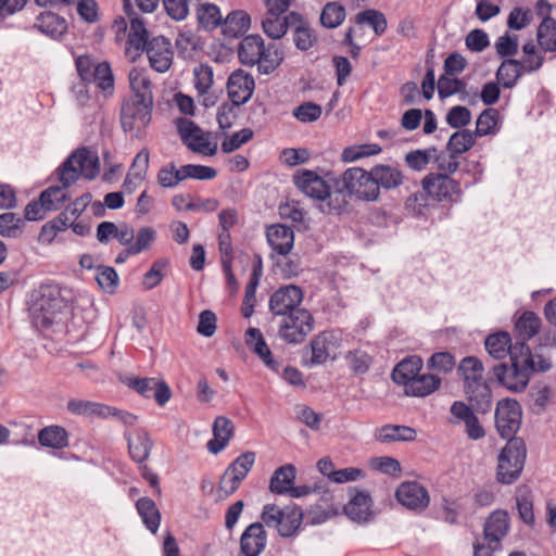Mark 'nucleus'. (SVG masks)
Returning a JSON list of instances; mask_svg holds the SVG:
<instances>
[{
  "instance_id": "f257e3e1",
  "label": "nucleus",
  "mask_w": 556,
  "mask_h": 556,
  "mask_svg": "<svg viewBox=\"0 0 556 556\" xmlns=\"http://www.w3.org/2000/svg\"><path fill=\"white\" fill-rule=\"evenodd\" d=\"M100 172V162L97 153L88 148L75 150L58 168L60 186H51L40 193V201L49 211L61 208L71 195L67 189L74 185L79 176L88 180L94 179Z\"/></svg>"
},
{
  "instance_id": "f03ea898",
  "label": "nucleus",
  "mask_w": 556,
  "mask_h": 556,
  "mask_svg": "<svg viewBox=\"0 0 556 556\" xmlns=\"http://www.w3.org/2000/svg\"><path fill=\"white\" fill-rule=\"evenodd\" d=\"M536 357L538 361L528 345L517 342L509 362L493 366V374L501 386L514 392L523 391L533 371H546L551 368V363L546 358Z\"/></svg>"
},
{
  "instance_id": "7ed1b4c3",
  "label": "nucleus",
  "mask_w": 556,
  "mask_h": 556,
  "mask_svg": "<svg viewBox=\"0 0 556 556\" xmlns=\"http://www.w3.org/2000/svg\"><path fill=\"white\" fill-rule=\"evenodd\" d=\"M67 305L62 291L56 283H42L33 295L29 307L33 324L37 328H49L58 314Z\"/></svg>"
},
{
  "instance_id": "20e7f679",
  "label": "nucleus",
  "mask_w": 556,
  "mask_h": 556,
  "mask_svg": "<svg viewBox=\"0 0 556 556\" xmlns=\"http://www.w3.org/2000/svg\"><path fill=\"white\" fill-rule=\"evenodd\" d=\"M238 56L244 65H257L262 74L273 73L283 59L282 53L274 45L266 48L260 35L245 36L239 45Z\"/></svg>"
},
{
  "instance_id": "39448f33",
  "label": "nucleus",
  "mask_w": 556,
  "mask_h": 556,
  "mask_svg": "<svg viewBox=\"0 0 556 556\" xmlns=\"http://www.w3.org/2000/svg\"><path fill=\"white\" fill-rule=\"evenodd\" d=\"M527 451L522 439L508 440L497 457L496 479L503 484H511L521 475Z\"/></svg>"
},
{
  "instance_id": "423d86ee",
  "label": "nucleus",
  "mask_w": 556,
  "mask_h": 556,
  "mask_svg": "<svg viewBox=\"0 0 556 556\" xmlns=\"http://www.w3.org/2000/svg\"><path fill=\"white\" fill-rule=\"evenodd\" d=\"M278 337L288 344H301L314 330L315 318L307 308L295 309L279 317Z\"/></svg>"
},
{
  "instance_id": "0eeeda50",
  "label": "nucleus",
  "mask_w": 556,
  "mask_h": 556,
  "mask_svg": "<svg viewBox=\"0 0 556 556\" xmlns=\"http://www.w3.org/2000/svg\"><path fill=\"white\" fill-rule=\"evenodd\" d=\"M261 519L268 528H274L279 535L289 538L300 528L303 520L302 509L295 505H287L283 508L275 504H266L263 507Z\"/></svg>"
},
{
  "instance_id": "6e6552de",
  "label": "nucleus",
  "mask_w": 556,
  "mask_h": 556,
  "mask_svg": "<svg viewBox=\"0 0 556 556\" xmlns=\"http://www.w3.org/2000/svg\"><path fill=\"white\" fill-rule=\"evenodd\" d=\"M75 66L83 81L96 84L104 92H113L114 76L108 62L96 64L91 56L79 55L75 60Z\"/></svg>"
},
{
  "instance_id": "1a4fd4ad",
  "label": "nucleus",
  "mask_w": 556,
  "mask_h": 556,
  "mask_svg": "<svg viewBox=\"0 0 556 556\" xmlns=\"http://www.w3.org/2000/svg\"><path fill=\"white\" fill-rule=\"evenodd\" d=\"M340 178L343 181V188L359 200L374 202L380 197V191L372 180L370 170L352 167L346 169Z\"/></svg>"
},
{
  "instance_id": "9d476101",
  "label": "nucleus",
  "mask_w": 556,
  "mask_h": 556,
  "mask_svg": "<svg viewBox=\"0 0 556 556\" xmlns=\"http://www.w3.org/2000/svg\"><path fill=\"white\" fill-rule=\"evenodd\" d=\"M124 12L130 24L126 54L136 61L143 53L151 38H149L146 21L136 12L130 0H124Z\"/></svg>"
},
{
  "instance_id": "9b49d317",
  "label": "nucleus",
  "mask_w": 556,
  "mask_h": 556,
  "mask_svg": "<svg viewBox=\"0 0 556 556\" xmlns=\"http://www.w3.org/2000/svg\"><path fill=\"white\" fill-rule=\"evenodd\" d=\"M521 425V407L516 400H501L495 409V426L502 438L517 439L515 434Z\"/></svg>"
},
{
  "instance_id": "f8f14e48",
  "label": "nucleus",
  "mask_w": 556,
  "mask_h": 556,
  "mask_svg": "<svg viewBox=\"0 0 556 556\" xmlns=\"http://www.w3.org/2000/svg\"><path fill=\"white\" fill-rule=\"evenodd\" d=\"M178 131L182 142L192 151L206 156H213L217 152V143L211 142L210 132H204L194 122L179 119Z\"/></svg>"
},
{
  "instance_id": "ddd939ff",
  "label": "nucleus",
  "mask_w": 556,
  "mask_h": 556,
  "mask_svg": "<svg viewBox=\"0 0 556 556\" xmlns=\"http://www.w3.org/2000/svg\"><path fill=\"white\" fill-rule=\"evenodd\" d=\"M123 383L146 399L154 397L160 406L165 405L172 396L168 384L156 378L128 376Z\"/></svg>"
},
{
  "instance_id": "4468645a",
  "label": "nucleus",
  "mask_w": 556,
  "mask_h": 556,
  "mask_svg": "<svg viewBox=\"0 0 556 556\" xmlns=\"http://www.w3.org/2000/svg\"><path fill=\"white\" fill-rule=\"evenodd\" d=\"M304 299L302 288L295 285H286L277 289L269 298V311L274 317L279 318L286 314L300 309Z\"/></svg>"
},
{
  "instance_id": "2eb2a0df",
  "label": "nucleus",
  "mask_w": 556,
  "mask_h": 556,
  "mask_svg": "<svg viewBox=\"0 0 556 556\" xmlns=\"http://www.w3.org/2000/svg\"><path fill=\"white\" fill-rule=\"evenodd\" d=\"M153 104L137 100H126L121 111V124L124 131L142 130L151 122Z\"/></svg>"
},
{
  "instance_id": "dca6fc26",
  "label": "nucleus",
  "mask_w": 556,
  "mask_h": 556,
  "mask_svg": "<svg viewBox=\"0 0 556 556\" xmlns=\"http://www.w3.org/2000/svg\"><path fill=\"white\" fill-rule=\"evenodd\" d=\"M397 502L409 510L421 513L430 504L428 490L416 481H405L395 492Z\"/></svg>"
},
{
  "instance_id": "f3484780",
  "label": "nucleus",
  "mask_w": 556,
  "mask_h": 556,
  "mask_svg": "<svg viewBox=\"0 0 556 556\" xmlns=\"http://www.w3.org/2000/svg\"><path fill=\"white\" fill-rule=\"evenodd\" d=\"M147 53L150 66L159 72H167L173 63L174 51L168 38L155 36L147 43L144 51Z\"/></svg>"
},
{
  "instance_id": "a211bd4d",
  "label": "nucleus",
  "mask_w": 556,
  "mask_h": 556,
  "mask_svg": "<svg viewBox=\"0 0 556 556\" xmlns=\"http://www.w3.org/2000/svg\"><path fill=\"white\" fill-rule=\"evenodd\" d=\"M421 184L425 193L438 201L451 199L460 193L459 184L445 174L431 173L422 179Z\"/></svg>"
},
{
  "instance_id": "6ab92c4d",
  "label": "nucleus",
  "mask_w": 556,
  "mask_h": 556,
  "mask_svg": "<svg viewBox=\"0 0 556 556\" xmlns=\"http://www.w3.org/2000/svg\"><path fill=\"white\" fill-rule=\"evenodd\" d=\"M254 88V78L243 70L231 73L227 81L228 97L237 108L252 98Z\"/></svg>"
},
{
  "instance_id": "aec40b11",
  "label": "nucleus",
  "mask_w": 556,
  "mask_h": 556,
  "mask_svg": "<svg viewBox=\"0 0 556 556\" xmlns=\"http://www.w3.org/2000/svg\"><path fill=\"white\" fill-rule=\"evenodd\" d=\"M267 533L264 523L254 522L245 528L240 538V551L244 556H258L266 547Z\"/></svg>"
},
{
  "instance_id": "412c9836",
  "label": "nucleus",
  "mask_w": 556,
  "mask_h": 556,
  "mask_svg": "<svg viewBox=\"0 0 556 556\" xmlns=\"http://www.w3.org/2000/svg\"><path fill=\"white\" fill-rule=\"evenodd\" d=\"M293 179L295 186L306 195L325 201V194H327L329 186L315 172L308 169L298 170Z\"/></svg>"
},
{
  "instance_id": "4be33fe9",
  "label": "nucleus",
  "mask_w": 556,
  "mask_h": 556,
  "mask_svg": "<svg viewBox=\"0 0 556 556\" xmlns=\"http://www.w3.org/2000/svg\"><path fill=\"white\" fill-rule=\"evenodd\" d=\"M451 414L466 426V433L471 440H479L485 435L484 429L480 425L478 417L473 414L470 406L462 401H455L451 408Z\"/></svg>"
},
{
  "instance_id": "5701e85b",
  "label": "nucleus",
  "mask_w": 556,
  "mask_h": 556,
  "mask_svg": "<svg viewBox=\"0 0 556 556\" xmlns=\"http://www.w3.org/2000/svg\"><path fill=\"white\" fill-rule=\"evenodd\" d=\"M266 238L273 251L283 256L290 253L294 244L292 228L281 224L267 227Z\"/></svg>"
},
{
  "instance_id": "b1692460",
  "label": "nucleus",
  "mask_w": 556,
  "mask_h": 556,
  "mask_svg": "<svg viewBox=\"0 0 556 556\" xmlns=\"http://www.w3.org/2000/svg\"><path fill=\"white\" fill-rule=\"evenodd\" d=\"M509 530V517L504 510L493 511L484 522L483 538L491 544L501 546V541Z\"/></svg>"
},
{
  "instance_id": "393cba45",
  "label": "nucleus",
  "mask_w": 556,
  "mask_h": 556,
  "mask_svg": "<svg viewBox=\"0 0 556 556\" xmlns=\"http://www.w3.org/2000/svg\"><path fill=\"white\" fill-rule=\"evenodd\" d=\"M293 41L299 50L307 51L317 42L315 30L298 12H290Z\"/></svg>"
},
{
  "instance_id": "a878e982",
  "label": "nucleus",
  "mask_w": 556,
  "mask_h": 556,
  "mask_svg": "<svg viewBox=\"0 0 556 556\" xmlns=\"http://www.w3.org/2000/svg\"><path fill=\"white\" fill-rule=\"evenodd\" d=\"M128 452L131 459L138 464L144 463L153 447V441L146 430L137 429L134 433L126 432Z\"/></svg>"
},
{
  "instance_id": "bb28decb",
  "label": "nucleus",
  "mask_w": 556,
  "mask_h": 556,
  "mask_svg": "<svg viewBox=\"0 0 556 556\" xmlns=\"http://www.w3.org/2000/svg\"><path fill=\"white\" fill-rule=\"evenodd\" d=\"M341 178L337 179L333 188L328 187L325 201H321V211L327 214H341L352 197L348 189L343 188Z\"/></svg>"
},
{
  "instance_id": "cd10ccee",
  "label": "nucleus",
  "mask_w": 556,
  "mask_h": 556,
  "mask_svg": "<svg viewBox=\"0 0 556 556\" xmlns=\"http://www.w3.org/2000/svg\"><path fill=\"white\" fill-rule=\"evenodd\" d=\"M235 432L233 422L224 416H218L213 424L214 438L207 442V450L210 453L216 455L222 452L232 438Z\"/></svg>"
},
{
  "instance_id": "c85d7f7f",
  "label": "nucleus",
  "mask_w": 556,
  "mask_h": 556,
  "mask_svg": "<svg viewBox=\"0 0 556 556\" xmlns=\"http://www.w3.org/2000/svg\"><path fill=\"white\" fill-rule=\"evenodd\" d=\"M245 344L263 361V363L269 369L278 371L279 363L274 359L271 352L265 342L263 333L260 329L251 327L245 331Z\"/></svg>"
},
{
  "instance_id": "c756f323",
  "label": "nucleus",
  "mask_w": 556,
  "mask_h": 556,
  "mask_svg": "<svg viewBox=\"0 0 556 556\" xmlns=\"http://www.w3.org/2000/svg\"><path fill=\"white\" fill-rule=\"evenodd\" d=\"M34 27L51 39L58 40L66 34L67 22L64 17L54 12L45 11L37 16V22Z\"/></svg>"
},
{
  "instance_id": "7c9ffc66",
  "label": "nucleus",
  "mask_w": 556,
  "mask_h": 556,
  "mask_svg": "<svg viewBox=\"0 0 556 556\" xmlns=\"http://www.w3.org/2000/svg\"><path fill=\"white\" fill-rule=\"evenodd\" d=\"M128 78L134 93L129 100L153 104L152 84L147 72L135 67L129 72Z\"/></svg>"
},
{
  "instance_id": "2f4dec72",
  "label": "nucleus",
  "mask_w": 556,
  "mask_h": 556,
  "mask_svg": "<svg viewBox=\"0 0 556 556\" xmlns=\"http://www.w3.org/2000/svg\"><path fill=\"white\" fill-rule=\"evenodd\" d=\"M371 497L367 492H357L344 506L345 515L355 522H367L372 517Z\"/></svg>"
},
{
  "instance_id": "473e14b6",
  "label": "nucleus",
  "mask_w": 556,
  "mask_h": 556,
  "mask_svg": "<svg viewBox=\"0 0 556 556\" xmlns=\"http://www.w3.org/2000/svg\"><path fill=\"white\" fill-rule=\"evenodd\" d=\"M338 337L333 331H323L311 341L313 365L324 364L330 356V350L338 348Z\"/></svg>"
},
{
  "instance_id": "72a5a7b5",
  "label": "nucleus",
  "mask_w": 556,
  "mask_h": 556,
  "mask_svg": "<svg viewBox=\"0 0 556 556\" xmlns=\"http://www.w3.org/2000/svg\"><path fill=\"white\" fill-rule=\"evenodd\" d=\"M422 359L413 355L400 362L392 371V379L396 384H403L405 389L420 372Z\"/></svg>"
},
{
  "instance_id": "f704fd0d",
  "label": "nucleus",
  "mask_w": 556,
  "mask_h": 556,
  "mask_svg": "<svg viewBox=\"0 0 556 556\" xmlns=\"http://www.w3.org/2000/svg\"><path fill=\"white\" fill-rule=\"evenodd\" d=\"M468 401L472 407L481 414L490 412L492 406V392L485 380H482L475 386L464 388Z\"/></svg>"
},
{
  "instance_id": "c9c22d12",
  "label": "nucleus",
  "mask_w": 556,
  "mask_h": 556,
  "mask_svg": "<svg viewBox=\"0 0 556 556\" xmlns=\"http://www.w3.org/2000/svg\"><path fill=\"white\" fill-rule=\"evenodd\" d=\"M370 174L375 185L378 186L379 191L380 188L387 190L396 188L403 182V175L401 170L390 165H376L370 169Z\"/></svg>"
},
{
  "instance_id": "e433bc0d",
  "label": "nucleus",
  "mask_w": 556,
  "mask_h": 556,
  "mask_svg": "<svg viewBox=\"0 0 556 556\" xmlns=\"http://www.w3.org/2000/svg\"><path fill=\"white\" fill-rule=\"evenodd\" d=\"M517 345V342L513 343L508 332L500 331L490 334L485 339V349L488 353L497 359L504 358L507 355L511 356V351Z\"/></svg>"
},
{
  "instance_id": "4c0bfd02",
  "label": "nucleus",
  "mask_w": 556,
  "mask_h": 556,
  "mask_svg": "<svg viewBox=\"0 0 556 556\" xmlns=\"http://www.w3.org/2000/svg\"><path fill=\"white\" fill-rule=\"evenodd\" d=\"M442 383L440 377L434 374L418 375L405 389V394L424 397L437 391Z\"/></svg>"
},
{
  "instance_id": "58836bf2",
  "label": "nucleus",
  "mask_w": 556,
  "mask_h": 556,
  "mask_svg": "<svg viewBox=\"0 0 556 556\" xmlns=\"http://www.w3.org/2000/svg\"><path fill=\"white\" fill-rule=\"evenodd\" d=\"M291 27L290 13L287 15L277 13H265L262 20L264 33L271 39H280Z\"/></svg>"
},
{
  "instance_id": "ea45409f",
  "label": "nucleus",
  "mask_w": 556,
  "mask_h": 556,
  "mask_svg": "<svg viewBox=\"0 0 556 556\" xmlns=\"http://www.w3.org/2000/svg\"><path fill=\"white\" fill-rule=\"evenodd\" d=\"M67 409L77 416H99L103 418L109 417L112 413L111 406L77 399H72L67 402Z\"/></svg>"
},
{
  "instance_id": "a19ab883",
  "label": "nucleus",
  "mask_w": 556,
  "mask_h": 556,
  "mask_svg": "<svg viewBox=\"0 0 556 556\" xmlns=\"http://www.w3.org/2000/svg\"><path fill=\"white\" fill-rule=\"evenodd\" d=\"M295 467L291 464L277 468L269 481V490L275 494H288L295 480Z\"/></svg>"
},
{
  "instance_id": "79ce46f5",
  "label": "nucleus",
  "mask_w": 556,
  "mask_h": 556,
  "mask_svg": "<svg viewBox=\"0 0 556 556\" xmlns=\"http://www.w3.org/2000/svg\"><path fill=\"white\" fill-rule=\"evenodd\" d=\"M250 24L251 18L247 12L233 11L222 23L223 34L229 38H237L249 29Z\"/></svg>"
},
{
  "instance_id": "37998d69",
  "label": "nucleus",
  "mask_w": 556,
  "mask_h": 556,
  "mask_svg": "<svg viewBox=\"0 0 556 556\" xmlns=\"http://www.w3.org/2000/svg\"><path fill=\"white\" fill-rule=\"evenodd\" d=\"M136 508L143 525L155 534L161 523V513L154 501L147 496L141 497L137 501Z\"/></svg>"
},
{
  "instance_id": "c03bdc74",
  "label": "nucleus",
  "mask_w": 556,
  "mask_h": 556,
  "mask_svg": "<svg viewBox=\"0 0 556 556\" xmlns=\"http://www.w3.org/2000/svg\"><path fill=\"white\" fill-rule=\"evenodd\" d=\"M457 371L463 377L464 388L475 386L476 383L484 380L483 365L481 361L475 356L464 357L457 367Z\"/></svg>"
},
{
  "instance_id": "a18cd8bd",
  "label": "nucleus",
  "mask_w": 556,
  "mask_h": 556,
  "mask_svg": "<svg viewBox=\"0 0 556 556\" xmlns=\"http://www.w3.org/2000/svg\"><path fill=\"white\" fill-rule=\"evenodd\" d=\"M523 74L521 62L515 59H507L497 68L496 79L503 88L511 89Z\"/></svg>"
},
{
  "instance_id": "49530a36",
  "label": "nucleus",
  "mask_w": 556,
  "mask_h": 556,
  "mask_svg": "<svg viewBox=\"0 0 556 556\" xmlns=\"http://www.w3.org/2000/svg\"><path fill=\"white\" fill-rule=\"evenodd\" d=\"M515 328L518 333L516 342H522L527 345V341L539 332L541 318L533 312H525L516 321Z\"/></svg>"
},
{
  "instance_id": "de8ad7c7",
  "label": "nucleus",
  "mask_w": 556,
  "mask_h": 556,
  "mask_svg": "<svg viewBox=\"0 0 556 556\" xmlns=\"http://www.w3.org/2000/svg\"><path fill=\"white\" fill-rule=\"evenodd\" d=\"M476 143V135L470 130H458L451 135L446 150L452 159H458L459 155L469 151Z\"/></svg>"
},
{
  "instance_id": "09e8293b",
  "label": "nucleus",
  "mask_w": 556,
  "mask_h": 556,
  "mask_svg": "<svg viewBox=\"0 0 556 556\" xmlns=\"http://www.w3.org/2000/svg\"><path fill=\"white\" fill-rule=\"evenodd\" d=\"M416 430L408 426L386 425L381 427L377 434V440L382 443L394 441H414Z\"/></svg>"
},
{
  "instance_id": "8fccbe9b",
  "label": "nucleus",
  "mask_w": 556,
  "mask_h": 556,
  "mask_svg": "<svg viewBox=\"0 0 556 556\" xmlns=\"http://www.w3.org/2000/svg\"><path fill=\"white\" fill-rule=\"evenodd\" d=\"M38 441L42 446L61 448L67 444V433L59 426H49L38 433Z\"/></svg>"
},
{
  "instance_id": "3c124183",
  "label": "nucleus",
  "mask_w": 556,
  "mask_h": 556,
  "mask_svg": "<svg viewBox=\"0 0 556 556\" xmlns=\"http://www.w3.org/2000/svg\"><path fill=\"white\" fill-rule=\"evenodd\" d=\"M355 22L359 25H369L377 36L384 34L388 26L384 14L375 9H367L358 12L355 16Z\"/></svg>"
},
{
  "instance_id": "603ef678",
  "label": "nucleus",
  "mask_w": 556,
  "mask_h": 556,
  "mask_svg": "<svg viewBox=\"0 0 556 556\" xmlns=\"http://www.w3.org/2000/svg\"><path fill=\"white\" fill-rule=\"evenodd\" d=\"M538 42L547 52L556 51V20L544 18L538 27Z\"/></svg>"
},
{
  "instance_id": "864d4df0",
  "label": "nucleus",
  "mask_w": 556,
  "mask_h": 556,
  "mask_svg": "<svg viewBox=\"0 0 556 556\" xmlns=\"http://www.w3.org/2000/svg\"><path fill=\"white\" fill-rule=\"evenodd\" d=\"M345 8L338 2H328L321 10L320 23L324 27L333 29L345 20Z\"/></svg>"
},
{
  "instance_id": "5fc2aeb1",
  "label": "nucleus",
  "mask_w": 556,
  "mask_h": 556,
  "mask_svg": "<svg viewBox=\"0 0 556 556\" xmlns=\"http://www.w3.org/2000/svg\"><path fill=\"white\" fill-rule=\"evenodd\" d=\"M438 93L441 99L448 98L459 93L460 100L465 101L468 97L466 83L458 78H451L445 75L440 76L438 80Z\"/></svg>"
},
{
  "instance_id": "6e6d98bb",
  "label": "nucleus",
  "mask_w": 556,
  "mask_h": 556,
  "mask_svg": "<svg viewBox=\"0 0 556 556\" xmlns=\"http://www.w3.org/2000/svg\"><path fill=\"white\" fill-rule=\"evenodd\" d=\"M498 112L495 109H485L477 119L475 135L483 137L496 131Z\"/></svg>"
},
{
  "instance_id": "4d7b16f0",
  "label": "nucleus",
  "mask_w": 556,
  "mask_h": 556,
  "mask_svg": "<svg viewBox=\"0 0 556 556\" xmlns=\"http://www.w3.org/2000/svg\"><path fill=\"white\" fill-rule=\"evenodd\" d=\"M199 37L191 31L180 33L176 39V49L180 58L192 59L199 48Z\"/></svg>"
},
{
  "instance_id": "13d9d810",
  "label": "nucleus",
  "mask_w": 556,
  "mask_h": 556,
  "mask_svg": "<svg viewBox=\"0 0 556 556\" xmlns=\"http://www.w3.org/2000/svg\"><path fill=\"white\" fill-rule=\"evenodd\" d=\"M456 365L455 357L450 352H437L430 356L427 362L429 370L448 374Z\"/></svg>"
},
{
  "instance_id": "bf43d9fd",
  "label": "nucleus",
  "mask_w": 556,
  "mask_h": 556,
  "mask_svg": "<svg viewBox=\"0 0 556 556\" xmlns=\"http://www.w3.org/2000/svg\"><path fill=\"white\" fill-rule=\"evenodd\" d=\"M198 20L205 28H214L222 25L219 8L212 3H202L198 8Z\"/></svg>"
},
{
  "instance_id": "052dcab7",
  "label": "nucleus",
  "mask_w": 556,
  "mask_h": 556,
  "mask_svg": "<svg viewBox=\"0 0 556 556\" xmlns=\"http://www.w3.org/2000/svg\"><path fill=\"white\" fill-rule=\"evenodd\" d=\"M255 463V453L254 452H244L240 454L229 466V473L238 476V478L242 481L250 470L252 469Z\"/></svg>"
},
{
  "instance_id": "680f3d73",
  "label": "nucleus",
  "mask_w": 556,
  "mask_h": 556,
  "mask_svg": "<svg viewBox=\"0 0 556 556\" xmlns=\"http://www.w3.org/2000/svg\"><path fill=\"white\" fill-rule=\"evenodd\" d=\"M345 358L355 375L367 372L372 364V357L363 350L351 351Z\"/></svg>"
},
{
  "instance_id": "e2e57ef3",
  "label": "nucleus",
  "mask_w": 556,
  "mask_h": 556,
  "mask_svg": "<svg viewBox=\"0 0 556 556\" xmlns=\"http://www.w3.org/2000/svg\"><path fill=\"white\" fill-rule=\"evenodd\" d=\"M194 88L200 96L207 93L213 85V70L207 64H200L193 70Z\"/></svg>"
},
{
  "instance_id": "0e129e2a",
  "label": "nucleus",
  "mask_w": 556,
  "mask_h": 556,
  "mask_svg": "<svg viewBox=\"0 0 556 556\" xmlns=\"http://www.w3.org/2000/svg\"><path fill=\"white\" fill-rule=\"evenodd\" d=\"M156 232L151 227H142L138 230L137 235H135V240L129 247V252H135V254H139L146 250H148L151 244L155 241Z\"/></svg>"
},
{
  "instance_id": "69168bd1",
  "label": "nucleus",
  "mask_w": 556,
  "mask_h": 556,
  "mask_svg": "<svg viewBox=\"0 0 556 556\" xmlns=\"http://www.w3.org/2000/svg\"><path fill=\"white\" fill-rule=\"evenodd\" d=\"M253 137V130L243 128L231 136H226L222 142V151L224 153H231L239 149L242 144L249 142Z\"/></svg>"
},
{
  "instance_id": "338daca9",
  "label": "nucleus",
  "mask_w": 556,
  "mask_h": 556,
  "mask_svg": "<svg viewBox=\"0 0 556 556\" xmlns=\"http://www.w3.org/2000/svg\"><path fill=\"white\" fill-rule=\"evenodd\" d=\"M23 219L14 213L7 212L0 215V235L14 238L23 226Z\"/></svg>"
},
{
  "instance_id": "774afa93",
  "label": "nucleus",
  "mask_w": 556,
  "mask_h": 556,
  "mask_svg": "<svg viewBox=\"0 0 556 556\" xmlns=\"http://www.w3.org/2000/svg\"><path fill=\"white\" fill-rule=\"evenodd\" d=\"M96 279L100 288L109 293H113L118 285L116 270L109 266L99 267Z\"/></svg>"
}]
</instances>
